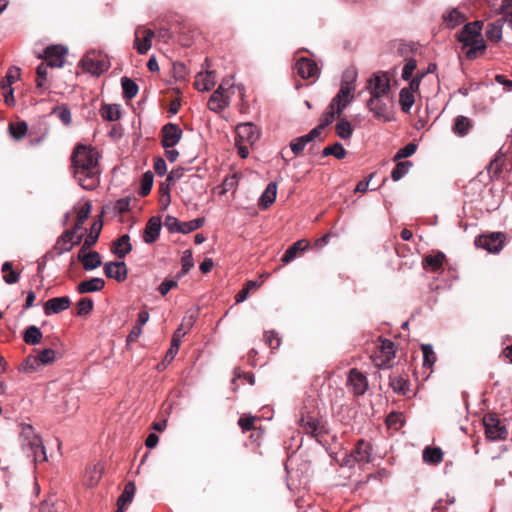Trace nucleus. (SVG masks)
<instances>
[{"label":"nucleus","instance_id":"nucleus-1","mask_svg":"<svg viewBox=\"0 0 512 512\" xmlns=\"http://www.w3.org/2000/svg\"><path fill=\"white\" fill-rule=\"evenodd\" d=\"M71 160L74 177L79 185L85 190L95 189L100 179L98 151L89 145L79 144L75 147Z\"/></svg>","mask_w":512,"mask_h":512},{"label":"nucleus","instance_id":"nucleus-2","mask_svg":"<svg viewBox=\"0 0 512 512\" xmlns=\"http://www.w3.org/2000/svg\"><path fill=\"white\" fill-rule=\"evenodd\" d=\"M483 21H473L465 24L457 35V40L465 49V57L468 60H474L483 54L487 48L482 35Z\"/></svg>","mask_w":512,"mask_h":512},{"label":"nucleus","instance_id":"nucleus-3","mask_svg":"<svg viewBox=\"0 0 512 512\" xmlns=\"http://www.w3.org/2000/svg\"><path fill=\"white\" fill-rule=\"evenodd\" d=\"M21 444L27 456L32 457L35 463L47 460V455L42 441L38 435L34 433L31 425H25L21 431Z\"/></svg>","mask_w":512,"mask_h":512},{"label":"nucleus","instance_id":"nucleus-4","mask_svg":"<svg viewBox=\"0 0 512 512\" xmlns=\"http://www.w3.org/2000/svg\"><path fill=\"white\" fill-rule=\"evenodd\" d=\"M80 64L85 71L98 76L108 70L110 61L101 51L91 50L83 56Z\"/></svg>","mask_w":512,"mask_h":512},{"label":"nucleus","instance_id":"nucleus-5","mask_svg":"<svg viewBox=\"0 0 512 512\" xmlns=\"http://www.w3.org/2000/svg\"><path fill=\"white\" fill-rule=\"evenodd\" d=\"M372 457V447L365 440L361 439L357 442L355 448L350 455L343 459V464L349 467L354 466L355 463H369Z\"/></svg>","mask_w":512,"mask_h":512},{"label":"nucleus","instance_id":"nucleus-6","mask_svg":"<svg viewBox=\"0 0 512 512\" xmlns=\"http://www.w3.org/2000/svg\"><path fill=\"white\" fill-rule=\"evenodd\" d=\"M367 89L371 97H383L390 91V78L386 72L373 74L369 79Z\"/></svg>","mask_w":512,"mask_h":512},{"label":"nucleus","instance_id":"nucleus-7","mask_svg":"<svg viewBox=\"0 0 512 512\" xmlns=\"http://www.w3.org/2000/svg\"><path fill=\"white\" fill-rule=\"evenodd\" d=\"M505 235L501 232H494L490 235H482L479 236L475 240V245L479 248H483L484 250L497 254L499 253L504 246Z\"/></svg>","mask_w":512,"mask_h":512},{"label":"nucleus","instance_id":"nucleus-8","mask_svg":"<svg viewBox=\"0 0 512 512\" xmlns=\"http://www.w3.org/2000/svg\"><path fill=\"white\" fill-rule=\"evenodd\" d=\"M485 434L492 441L504 440L508 436V431L504 425L494 416L488 415L483 419Z\"/></svg>","mask_w":512,"mask_h":512},{"label":"nucleus","instance_id":"nucleus-9","mask_svg":"<svg viewBox=\"0 0 512 512\" xmlns=\"http://www.w3.org/2000/svg\"><path fill=\"white\" fill-rule=\"evenodd\" d=\"M355 80V75H352L351 83L347 82L345 79L341 83L340 90L337 95L332 99L334 104H337V115L340 116L343 110L350 104L353 99L351 92L354 90L353 81Z\"/></svg>","mask_w":512,"mask_h":512},{"label":"nucleus","instance_id":"nucleus-10","mask_svg":"<svg viewBox=\"0 0 512 512\" xmlns=\"http://www.w3.org/2000/svg\"><path fill=\"white\" fill-rule=\"evenodd\" d=\"M83 236L84 233L76 234L75 231L68 229L58 238L54 248L58 254L69 252L81 242Z\"/></svg>","mask_w":512,"mask_h":512},{"label":"nucleus","instance_id":"nucleus-11","mask_svg":"<svg viewBox=\"0 0 512 512\" xmlns=\"http://www.w3.org/2000/svg\"><path fill=\"white\" fill-rule=\"evenodd\" d=\"M181 128L174 123H167L161 129V144L164 148H172L182 137Z\"/></svg>","mask_w":512,"mask_h":512},{"label":"nucleus","instance_id":"nucleus-12","mask_svg":"<svg viewBox=\"0 0 512 512\" xmlns=\"http://www.w3.org/2000/svg\"><path fill=\"white\" fill-rule=\"evenodd\" d=\"M259 136L258 128L251 122L241 123L236 127L235 141L253 145L258 140Z\"/></svg>","mask_w":512,"mask_h":512},{"label":"nucleus","instance_id":"nucleus-13","mask_svg":"<svg viewBox=\"0 0 512 512\" xmlns=\"http://www.w3.org/2000/svg\"><path fill=\"white\" fill-rule=\"evenodd\" d=\"M104 273L107 278L122 282L126 279L128 268L124 260L110 261L104 264Z\"/></svg>","mask_w":512,"mask_h":512},{"label":"nucleus","instance_id":"nucleus-14","mask_svg":"<svg viewBox=\"0 0 512 512\" xmlns=\"http://www.w3.org/2000/svg\"><path fill=\"white\" fill-rule=\"evenodd\" d=\"M67 52V48L61 45L50 46L46 48L44 58L50 67L60 68L64 65Z\"/></svg>","mask_w":512,"mask_h":512},{"label":"nucleus","instance_id":"nucleus-15","mask_svg":"<svg viewBox=\"0 0 512 512\" xmlns=\"http://www.w3.org/2000/svg\"><path fill=\"white\" fill-rule=\"evenodd\" d=\"M222 90V87H218L208 101V108L215 113L222 112L231 102V95L222 93Z\"/></svg>","mask_w":512,"mask_h":512},{"label":"nucleus","instance_id":"nucleus-16","mask_svg":"<svg viewBox=\"0 0 512 512\" xmlns=\"http://www.w3.org/2000/svg\"><path fill=\"white\" fill-rule=\"evenodd\" d=\"M154 31L151 29H137L135 31L134 46L139 54H145L152 46V39L154 38Z\"/></svg>","mask_w":512,"mask_h":512},{"label":"nucleus","instance_id":"nucleus-17","mask_svg":"<svg viewBox=\"0 0 512 512\" xmlns=\"http://www.w3.org/2000/svg\"><path fill=\"white\" fill-rule=\"evenodd\" d=\"M367 106L377 119L386 122L391 120L389 106L382 97H370Z\"/></svg>","mask_w":512,"mask_h":512},{"label":"nucleus","instance_id":"nucleus-18","mask_svg":"<svg viewBox=\"0 0 512 512\" xmlns=\"http://www.w3.org/2000/svg\"><path fill=\"white\" fill-rule=\"evenodd\" d=\"M295 70L303 79L312 78L319 74V68L316 62L306 57H301L297 60Z\"/></svg>","mask_w":512,"mask_h":512},{"label":"nucleus","instance_id":"nucleus-19","mask_svg":"<svg viewBox=\"0 0 512 512\" xmlns=\"http://www.w3.org/2000/svg\"><path fill=\"white\" fill-rule=\"evenodd\" d=\"M348 383L356 395H363L368 389L367 377L356 368L350 370Z\"/></svg>","mask_w":512,"mask_h":512},{"label":"nucleus","instance_id":"nucleus-20","mask_svg":"<svg viewBox=\"0 0 512 512\" xmlns=\"http://www.w3.org/2000/svg\"><path fill=\"white\" fill-rule=\"evenodd\" d=\"M88 249L80 248L78 260L82 263L84 270L91 271L101 266V256L96 251L87 252Z\"/></svg>","mask_w":512,"mask_h":512},{"label":"nucleus","instance_id":"nucleus-21","mask_svg":"<svg viewBox=\"0 0 512 512\" xmlns=\"http://www.w3.org/2000/svg\"><path fill=\"white\" fill-rule=\"evenodd\" d=\"M162 221L159 216L151 217L144 229L143 241L147 244L154 243L159 237Z\"/></svg>","mask_w":512,"mask_h":512},{"label":"nucleus","instance_id":"nucleus-22","mask_svg":"<svg viewBox=\"0 0 512 512\" xmlns=\"http://www.w3.org/2000/svg\"><path fill=\"white\" fill-rule=\"evenodd\" d=\"M70 304L71 300L68 296L51 298L44 305V313L46 315L58 314L67 310Z\"/></svg>","mask_w":512,"mask_h":512},{"label":"nucleus","instance_id":"nucleus-23","mask_svg":"<svg viewBox=\"0 0 512 512\" xmlns=\"http://www.w3.org/2000/svg\"><path fill=\"white\" fill-rule=\"evenodd\" d=\"M216 84L215 71H201L195 77L194 86L198 91H209Z\"/></svg>","mask_w":512,"mask_h":512},{"label":"nucleus","instance_id":"nucleus-24","mask_svg":"<svg viewBox=\"0 0 512 512\" xmlns=\"http://www.w3.org/2000/svg\"><path fill=\"white\" fill-rule=\"evenodd\" d=\"M185 336V331L182 329H176L173 333L172 340H171V346L169 350L167 351L162 366L165 367L166 364H169L172 362V360L175 358L176 354L179 351L180 343L182 338Z\"/></svg>","mask_w":512,"mask_h":512},{"label":"nucleus","instance_id":"nucleus-25","mask_svg":"<svg viewBox=\"0 0 512 512\" xmlns=\"http://www.w3.org/2000/svg\"><path fill=\"white\" fill-rule=\"evenodd\" d=\"M103 471L104 467L100 462L87 466L85 484L89 487L95 486L100 481Z\"/></svg>","mask_w":512,"mask_h":512},{"label":"nucleus","instance_id":"nucleus-26","mask_svg":"<svg viewBox=\"0 0 512 512\" xmlns=\"http://www.w3.org/2000/svg\"><path fill=\"white\" fill-rule=\"evenodd\" d=\"M105 286L102 278L94 277L89 280L82 281L77 286V291L81 294L101 291Z\"/></svg>","mask_w":512,"mask_h":512},{"label":"nucleus","instance_id":"nucleus-27","mask_svg":"<svg viewBox=\"0 0 512 512\" xmlns=\"http://www.w3.org/2000/svg\"><path fill=\"white\" fill-rule=\"evenodd\" d=\"M503 19H497L487 25L485 35L491 42H499L502 39Z\"/></svg>","mask_w":512,"mask_h":512},{"label":"nucleus","instance_id":"nucleus-28","mask_svg":"<svg viewBox=\"0 0 512 512\" xmlns=\"http://www.w3.org/2000/svg\"><path fill=\"white\" fill-rule=\"evenodd\" d=\"M277 194V183L270 182L259 199V205L267 209L272 203H274Z\"/></svg>","mask_w":512,"mask_h":512},{"label":"nucleus","instance_id":"nucleus-29","mask_svg":"<svg viewBox=\"0 0 512 512\" xmlns=\"http://www.w3.org/2000/svg\"><path fill=\"white\" fill-rule=\"evenodd\" d=\"M111 252L119 260H123V258L128 253V234H124L117 240L113 241L111 246Z\"/></svg>","mask_w":512,"mask_h":512},{"label":"nucleus","instance_id":"nucleus-30","mask_svg":"<svg viewBox=\"0 0 512 512\" xmlns=\"http://www.w3.org/2000/svg\"><path fill=\"white\" fill-rule=\"evenodd\" d=\"M305 240L301 239L292 244L283 254L281 261L284 264H288L292 262L296 257L298 252L304 251L307 248V245H304Z\"/></svg>","mask_w":512,"mask_h":512},{"label":"nucleus","instance_id":"nucleus-31","mask_svg":"<svg viewBox=\"0 0 512 512\" xmlns=\"http://www.w3.org/2000/svg\"><path fill=\"white\" fill-rule=\"evenodd\" d=\"M465 21V16L457 9L453 8L443 15V22L450 29H453Z\"/></svg>","mask_w":512,"mask_h":512},{"label":"nucleus","instance_id":"nucleus-32","mask_svg":"<svg viewBox=\"0 0 512 512\" xmlns=\"http://www.w3.org/2000/svg\"><path fill=\"white\" fill-rule=\"evenodd\" d=\"M102 226L103 224L101 220L94 221L90 228V232L85 238L81 248L89 249L97 242Z\"/></svg>","mask_w":512,"mask_h":512},{"label":"nucleus","instance_id":"nucleus-33","mask_svg":"<svg viewBox=\"0 0 512 512\" xmlns=\"http://www.w3.org/2000/svg\"><path fill=\"white\" fill-rule=\"evenodd\" d=\"M423 460L425 463L437 465L443 460V452L439 447H425Z\"/></svg>","mask_w":512,"mask_h":512},{"label":"nucleus","instance_id":"nucleus-34","mask_svg":"<svg viewBox=\"0 0 512 512\" xmlns=\"http://www.w3.org/2000/svg\"><path fill=\"white\" fill-rule=\"evenodd\" d=\"M445 255L442 252H438L434 255H428L424 258L423 267L425 269H431V271L437 272L442 268Z\"/></svg>","mask_w":512,"mask_h":512},{"label":"nucleus","instance_id":"nucleus-35","mask_svg":"<svg viewBox=\"0 0 512 512\" xmlns=\"http://www.w3.org/2000/svg\"><path fill=\"white\" fill-rule=\"evenodd\" d=\"M41 368L42 365L40 364L37 355L33 354L26 357L24 362L19 367V371L26 374H32L39 371Z\"/></svg>","mask_w":512,"mask_h":512},{"label":"nucleus","instance_id":"nucleus-36","mask_svg":"<svg viewBox=\"0 0 512 512\" xmlns=\"http://www.w3.org/2000/svg\"><path fill=\"white\" fill-rule=\"evenodd\" d=\"M100 114L104 120L116 121L120 118L121 109L118 104H104L100 109Z\"/></svg>","mask_w":512,"mask_h":512},{"label":"nucleus","instance_id":"nucleus-37","mask_svg":"<svg viewBox=\"0 0 512 512\" xmlns=\"http://www.w3.org/2000/svg\"><path fill=\"white\" fill-rule=\"evenodd\" d=\"M42 337L43 335L41 330L35 325L28 326L23 334V339L28 345L39 344L42 340Z\"/></svg>","mask_w":512,"mask_h":512},{"label":"nucleus","instance_id":"nucleus-38","mask_svg":"<svg viewBox=\"0 0 512 512\" xmlns=\"http://www.w3.org/2000/svg\"><path fill=\"white\" fill-rule=\"evenodd\" d=\"M399 103L403 112H410L415 103L413 93L407 88H402L399 93Z\"/></svg>","mask_w":512,"mask_h":512},{"label":"nucleus","instance_id":"nucleus-39","mask_svg":"<svg viewBox=\"0 0 512 512\" xmlns=\"http://www.w3.org/2000/svg\"><path fill=\"white\" fill-rule=\"evenodd\" d=\"M322 156H334L337 159H343L346 156V150L340 142H335L322 150Z\"/></svg>","mask_w":512,"mask_h":512},{"label":"nucleus","instance_id":"nucleus-40","mask_svg":"<svg viewBox=\"0 0 512 512\" xmlns=\"http://www.w3.org/2000/svg\"><path fill=\"white\" fill-rule=\"evenodd\" d=\"M471 128V121L465 116H458L455 120L453 131L459 136H464Z\"/></svg>","mask_w":512,"mask_h":512},{"label":"nucleus","instance_id":"nucleus-41","mask_svg":"<svg viewBox=\"0 0 512 512\" xmlns=\"http://www.w3.org/2000/svg\"><path fill=\"white\" fill-rule=\"evenodd\" d=\"M149 320V313L147 311H141L138 314L137 323L133 327V329L130 330V342L135 340L139 337L141 334V327L147 323Z\"/></svg>","mask_w":512,"mask_h":512},{"label":"nucleus","instance_id":"nucleus-42","mask_svg":"<svg viewBox=\"0 0 512 512\" xmlns=\"http://www.w3.org/2000/svg\"><path fill=\"white\" fill-rule=\"evenodd\" d=\"M411 167L412 162L410 161L398 162L391 172V178L393 181H399L409 172Z\"/></svg>","mask_w":512,"mask_h":512},{"label":"nucleus","instance_id":"nucleus-43","mask_svg":"<svg viewBox=\"0 0 512 512\" xmlns=\"http://www.w3.org/2000/svg\"><path fill=\"white\" fill-rule=\"evenodd\" d=\"M198 317V309H190L187 311L184 316L181 324L177 329H182L185 331V334L194 326Z\"/></svg>","mask_w":512,"mask_h":512},{"label":"nucleus","instance_id":"nucleus-44","mask_svg":"<svg viewBox=\"0 0 512 512\" xmlns=\"http://www.w3.org/2000/svg\"><path fill=\"white\" fill-rule=\"evenodd\" d=\"M3 279L7 284H14L19 280L20 273L12 269V263L7 261L2 265Z\"/></svg>","mask_w":512,"mask_h":512},{"label":"nucleus","instance_id":"nucleus-45","mask_svg":"<svg viewBox=\"0 0 512 512\" xmlns=\"http://www.w3.org/2000/svg\"><path fill=\"white\" fill-rule=\"evenodd\" d=\"M336 134L341 139H349L352 136L353 129L349 121L342 119L335 126Z\"/></svg>","mask_w":512,"mask_h":512},{"label":"nucleus","instance_id":"nucleus-46","mask_svg":"<svg viewBox=\"0 0 512 512\" xmlns=\"http://www.w3.org/2000/svg\"><path fill=\"white\" fill-rule=\"evenodd\" d=\"M27 130H28V126H27V123L24 121L17 122V123H11L9 125L10 135L15 140L22 139L26 135Z\"/></svg>","mask_w":512,"mask_h":512},{"label":"nucleus","instance_id":"nucleus-47","mask_svg":"<svg viewBox=\"0 0 512 512\" xmlns=\"http://www.w3.org/2000/svg\"><path fill=\"white\" fill-rule=\"evenodd\" d=\"M421 350L423 353V366L432 367L436 362V355L431 344H422Z\"/></svg>","mask_w":512,"mask_h":512},{"label":"nucleus","instance_id":"nucleus-48","mask_svg":"<svg viewBox=\"0 0 512 512\" xmlns=\"http://www.w3.org/2000/svg\"><path fill=\"white\" fill-rule=\"evenodd\" d=\"M36 355L42 367L52 364L57 358L56 351L51 348L40 350Z\"/></svg>","mask_w":512,"mask_h":512},{"label":"nucleus","instance_id":"nucleus-49","mask_svg":"<svg viewBox=\"0 0 512 512\" xmlns=\"http://www.w3.org/2000/svg\"><path fill=\"white\" fill-rule=\"evenodd\" d=\"M153 179H154V176L151 171H147L143 174L142 179H141V187L139 190V194L141 196L144 197L150 193L152 186H153Z\"/></svg>","mask_w":512,"mask_h":512},{"label":"nucleus","instance_id":"nucleus-50","mask_svg":"<svg viewBox=\"0 0 512 512\" xmlns=\"http://www.w3.org/2000/svg\"><path fill=\"white\" fill-rule=\"evenodd\" d=\"M52 114L57 115L64 125L71 123V111L66 105L54 107Z\"/></svg>","mask_w":512,"mask_h":512},{"label":"nucleus","instance_id":"nucleus-51","mask_svg":"<svg viewBox=\"0 0 512 512\" xmlns=\"http://www.w3.org/2000/svg\"><path fill=\"white\" fill-rule=\"evenodd\" d=\"M380 350L385 355L387 361L395 357V345L389 339L381 340Z\"/></svg>","mask_w":512,"mask_h":512},{"label":"nucleus","instance_id":"nucleus-52","mask_svg":"<svg viewBox=\"0 0 512 512\" xmlns=\"http://www.w3.org/2000/svg\"><path fill=\"white\" fill-rule=\"evenodd\" d=\"M93 309V301L91 298L84 297L77 303V314L79 316L88 315Z\"/></svg>","mask_w":512,"mask_h":512},{"label":"nucleus","instance_id":"nucleus-53","mask_svg":"<svg viewBox=\"0 0 512 512\" xmlns=\"http://www.w3.org/2000/svg\"><path fill=\"white\" fill-rule=\"evenodd\" d=\"M182 271L181 274L188 273L194 267L193 254L191 250H185L181 257Z\"/></svg>","mask_w":512,"mask_h":512},{"label":"nucleus","instance_id":"nucleus-54","mask_svg":"<svg viewBox=\"0 0 512 512\" xmlns=\"http://www.w3.org/2000/svg\"><path fill=\"white\" fill-rule=\"evenodd\" d=\"M50 67V65H48V62L46 61L45 63H41L38 67H37V80H36V84H37V87L38 88H43L44 87V83L47 79V74H48V68Z\"/></svg>","mask_w":512,"mask_h":512},{"label":"nucleus","instance_id":"nucleus-55","mask_svg":"<svg viewBox=\"0 0 512 512\" xmlns=\"http://www.w3.org/2000/svg\"><path fill=\"white\" fill-rule=\"evenodd\" d=\"M300 425L306 433H310L312 435L316 434L318 429V422L312 417L302 418L300 420Z\"/></svg>","mask_w":512,"mask_h":512},{"label":"nucleus","instance_id":"nucleus-56","mask_svg":"<svg viewBox=\"0 0 512 512\" xmlns=\"http://www.w3.org/2000/svg\"><path fill=\"white\" fill-rule=\"evenodd\" d=\"M390 386L398 394H405L408 391L407 382L401 377L391 379Z\"/></svg>","mask_w":512,"mask_h":512},{"label":"nucleus","instance_id":"nucleus-57","mask_svg":"<svg viewBox=\"0 0 512 512\" xmlns=\"http://www.w3.org/2000/svg\"><path fill=\"white\" fill-rule=\"evenodd\" d=\"M417 146L414 143H408L404 147L398 150L396 155L394 156V160H399L402 158H407L413 155L416 152Z\"/></svg>","mask_w":512,"mask_h":512},{"label":"nucleus","instance_id":"nucleus-58","mask_svg":"<svg viewBox=\"0 0 512 512\" xmlns=\"http://www.w3.org/2000/svg\"><path fill=\"white\" fill-rule=\"evenodd\" d=\"M308 143L309 142L307 141L306 137L303 135L292 140L290 143V148L295 155H299Z\"/></svg>","mask_w":512,"mask_h":512},{"label":"nucleus","instance_id":"nucleus-59","mask_svg":"<svg viewBox=\"0 0 512 512\" xmlns=\"http://www.w3.org/2000/svg\"><path fill=\"white\" fill-rule=\"evenodd\" d=\"M180 223L176 217L167 215L163 225L170 233H179Z\"/></svg>","mask_w":512,"mask_h":512},{"label":"nucleus","instance_id":"nucleus-60","mask_svg":"<svg viewBox=\"0 0 512 512\" xmlns=\"http://www.w3.org/2000/svg\"><path fill=\"white\" fill-rule=\"evenodd\" d=\"M256 420L255 416L252 415H244L239 418L238 425L242 429L243 432L250 431L254 428V422Z\"/></svg>","mask_w":512,"mask_h":512},{"label":"nucleus","instance_id":"nucleus-61","mask_svg":"<svg viewBox=\"0 0 512 512\" xmlns=\"http://www.w3.org/2000/svg\"><path fill=\"white\" fill-rule=\"evenodd\" d=\"M417 67V62L414 58H409L403 69H402V79L403 80H409L414 72V70Z\"/></svg>","mask_w":512,"mask_h":512},{"label":"nucleus","instance_id":"nucleus-62","mask_svg":"<svg viewBox=\"0 0 512 512\" xmlns=\"http://www.w3.org/2000/svg\"><path fill=\"white\" fill-rule=\"evenodd\" d=\"M266 344L271 349H277L280 346L281 340L277 333L274 332H266L265 334Z\"/></svg>","mask_w":512,"mask_h":512},{"label":"nucleus","instance_id":"nucleus-63","mask_svg":"<svg viewBox=\"0 0 512 512\" xmlns=\"http://www.w3.org/2000/svg\"><path fill=\"white\" fill-rule=\"evenodd\" d=\"M91 204L89 202H85L78 210L76 219L79 222H85L91 213Z\"/></svg>","mask_w":512,"mask_h":512},{"label":"nucleus","instance_id":"nucleus-64","mask_svg":"<svg viewBox=\"0 0 512 512\" xmlns=\"http://www.w3.org/2000/svg\"><path fill=\"white\" fill-rule=\"evenodd\" d=\"M128 502V483L124 485L123 491L117 501V510L115 512H124V507Z\"/></svg>","mask_w":512,"mask_h":512}]
</instances>
